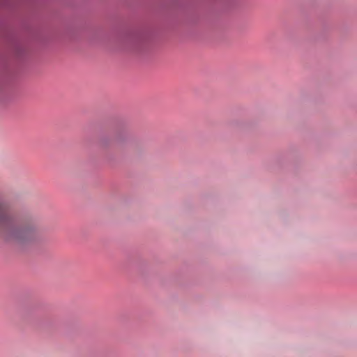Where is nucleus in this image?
Wrapping results in <instances>:
<instances>
[{"instance_id":"1","label":"nucleus","mask_w":357,"mask_h":357,"mask_svg":"<svg viewBox=\"0 0 357 357\" xmlns=\"http://www.w3.org/2000/svg\"><path fill=\"white\" fill-rule=\"evenodd\" d=\"M33 233L34 229L29 225H17L15 220L0 203V234L3 236L24 241L28 236H33Z\"/></svg>"}]
</instances>
